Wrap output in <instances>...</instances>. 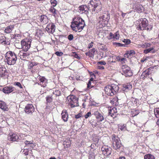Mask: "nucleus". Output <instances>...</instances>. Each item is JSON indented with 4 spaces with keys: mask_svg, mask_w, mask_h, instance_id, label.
I'll return each instance as SVG.
<instances>
[{
    "mask_svg": "<svg viewBox=\"0 0 159 159\" xmlns=\"http://www.w3.org/2000/svg\"><path fill=\"white\" fill-rule=\"evenodd\" d=\"M7 73L6 68L2 66H0V77L5 76Z\"/></svg>",
    "mask_w": 159,
    "mask_h": 159,
    "instance_id": "21",
    "label": "nucleus"
},
{
    "mask_svg": "<svg viewBox=\"0 0 159 159\" xmlns=\"http://www.w3.org/2000/svg\"><path fill=\"white\" fill-rule=\"evenodd\" d=\"M68 39L70 41L72 40L73 39V35L72 34L69 35L68 36Z\"/></svg>",
    "mask_w": 159,
    "mask_h": 159,
    "instance_id": "48",
    "label": "nucleus"
},
{
    "mask_svg": "<svg viewBox=\"0 0 159 159\" xmlns=\"http://www.w3.org/2000/svg\"><path fill=\"white\" fill-rule=\"evenodd\" d=\"M23 154L25 155H27L28 154V150L27 149H25L23 152Z\"/></svg>",
    "mask_w": 159,
    "mask_h": 159,
    "instance_id": "49",
    "label": "nucleus"
},
{
    "mask_svg": "<svg viewBox=\"0 0 159 159\" xmlns=\"http://www.w3.org/2000/svg\"><path fill=\"white\" fill-rule=\"evenodd\" d=\"M7 138L8 140L13 142L17 141L19 139V137L16 134L13 133L8 135Z\"/></svg>",
    "mask_w": 159,
    "mask_h": 159,
    "instance_id": "16",
    "label": "nucleus"
},
{
    "mask_svg": "<svg viewBox=\"0 0 159 159\" xmlns=\"http://www.w3.org/2000/svg\"><path fill=\"white\" fill-rule=\"evenodd\" d=\"M122 69L124 75L125 76H130L133 75L132 72L130 68L127 66H123L122 67Z\"/></svg>",
    "mask_w": 159,
    "mask_h": 159,
    "instance_id": "10",
    "label": "nucleus"
},
{
    "mask_svg": "<svg viewBox=\"0 0 159 159\" xmlns=\"http://www.w3.org/2000/svg\"><path fill=\"white\" fill-rule=\"evenodd\" d=\"M135 54V52L133 50H130L127 51V52L125 54L124 56L125 57H127L128 58H130L132 57Z\"/></svg>",
    "mask_w": 159,
    "mask_h": 159,
    "instance_id": "24",
    "label": "nucleus"
},
{
    "mask_svg": "<svg viewBox=\"0 0 159 159\" xmlns=\"http://www.w3.org/2000/svg\"><path fill=\"white\" fill-rule=\"evenodd\" d=\"M84 25V20L80 17H77L73 19L71 27L73 30L75 32H80L83 29Z\"/></svg>",
    "mask_w": 159,
    "mask_h": 159,
    "instance_id": "1",
    "label": "nucleus"
},
{
    "mask_svg": "<svg viewBox=\"0 0 159 159\" xmlns=\"http://www.w3.org/2000/svg\"><path fill=\"white\" fill-rule=\"evenodd\" d=\"M93 43L91 42V43H90L88 46V47L89 48H91L93 46Z\"/></svg>",
    "mask_w": 159,
    "mask_h": 159,
    "instance_id": "59",
    "label": "nucleus"
},
{
    "mask_svg": "<svg viewBox=\"0 0 159 159\" xmlns=\"http://www.w3.org/2000/svg\"><path fill=\"white\" fill-rule=\"evenodd\" d=\"M119 61H120L122 63H123V62L125 63V61H126V60L125 58H123L121 59H119Z\"/></svg>",
    "mask_w": 159,
    "mask_h": 159,
    "instance_id": "52",
    "label": "nucleus"
},
{
    "mask_svg": "<svg viewBox=\"0 0 159 159\" xmlns=\"http://www.w3.org/2000/svg\"><path fill=\"white\" fill-rule=\"evenodd\" d=\"M14 28L13 25H10L7 27L5 30V32L6 33H9L11 32Z\"/></svg>",
    "mask_w": 159,
    "mask_h": 159,
    "instance_id": "28",
    "label": "nucleus"
},
{
    "mask_svg": "<svg viewBox=\"0 0 159 159\" xmlns=\"http://www.w3.org/2000/svg\"><path fill=\"white\" fill-rule=\"evenodd\" d=\"M98 48L103 51H106L107 50V46L103 44L100 43L98 45Z\"/></svg>",
    "mask_w": 159,
    "mask_h": 159,
    "instance_id": "31",
    "label": "nucleus"
},
{
    "mask_svg": "<svg viewBox=\"0 0 159 159\" xmlns=\"http://www.w3.org/2000/svg\"><path fill=\"white\" fill-rule=\"evenodd\" d=\"M126 14V13L122 12V13L121 14V16H122V17L123 18H124Z\"/></svg>",
    "mask_w": 159,
    "mask_h": 159,
    "instance_id": "64",
    "label": "nucleus"
},
{
    "mask_svg": "<svg viewBox=\"0 0 159 159\" xmlns=\"http://www.w3.org/2000/svg\"><path fill=\"white\" fill-rule=\"evenodd\" d=\"M114 45L118 47H125V45L123 44L115 42L113 43Z\"/></svg>",
    "mask_w": 159,
    "mask_h": 159,
    "instance_id": "40",
    "label": "nucleus"
},
{
    "mask_svg": "<svg viewBox=\"0 0 159 159\" xmlns=\"http://www.w3.org/2000/svg\"><path fill=\"white\" fill-rule=\"evenodd\" d=\"M81 116V113H79L77 115H76L75 116V118L76 119H78L79 118H80V117Z\"/></svg>",
    "mask_w": 159,
    "mask_h": 159,
    "instance_id": "55",
    "label": "nucleus"
},
{
    "mask_svg": "<svg viewBox=\"0 0 159 159\" xmlns=\"http://www.w3.org/2000/svg\"><path fill=\"white\" fill-rule=\"evenodd\" d=\"M135 10L138 13H140L143 10V7L140 4H137L135 7Z\"/></svg>",
    "mask_w": 159,
    "mask_h": 159,
    "instance_id": "27",
    "label": "nucleus"
},
{
    "mask_svg": "<svg viewBox=\"0 0 159 159\" xmlns=\"http://www.w3.org/2000/svg\"><path fill=\"white\" fill-rule=\"evenodd\" d=\"M118 129H120L121 131H125L126 130L127 128L125 125H122L119 126Z\"/></svg>",
    "mask_w": 159,
    "mask_h": 159,
    "instance_id": "38",
    "label": "nucleus"
},
{
    "mask_svg": "<svg viewBox=\"0 0 159 159\" xmlns=\"http://www.w3.org/2000/svg\"><path fill=\"white\" fill-rule=\"evenodd\" d=\"M110 18L109 14H105L98 18V25H99V28H102L104 27L108 23Z\"/></svg>",
    "mask_w": 159,
    "mask_h": 159,
    "instance_id": "4",
    "label": "nucleus"
},
{
    "mask_svg": "<svg viewBox=\"0 0 159 159\" xmlns=\"http://www.w3.org/2000/svg\"><path fill=\"white\" fill-rule=\"evenodd\" d=\"M24 110L26 113L29 115H32L34 111V108L31 104H28L25 106Z\"/></svg>",
    "mask_w": 159,
    "mask_h": 159,
    "instance_id": "11",
    "label": "nucleus"
},
{
    "mask_svg": "<svg viewBox=\"0 0 159 159\" xmlns=\"http://www.w3.org/2000/svg\"><path fill=\"white\" fill-rule=\"evenodd\" d=\"M91 115V112H88L84 116V117L86 119H87Z\"/></svg>",
    "mask_w": 159,
    "mask_h": 159,
    "instance_id": "51",
    "label": "nucleus"
},
{
    "mask_svg": "<svg viewBox=\"0 0 159 159\" xmlns=\"http://www.w3.org/2000/svg\"><path fill=\"white\" fill-rule=\"evenodd\" d=\"M114 34H113L112 33H110L108 36V39L109 40L112 39H114Z\"/></svg>",
    "mask_w": 159,
    "mask_h": 159,
    "instance_id": "44",
    "label": "nucleus"
},
{
    "mask_svg": "<svg viewBox=\"0 0 159 159\" xmlns=\"http://www.w3.org/2000/svg\"><path fill=\"white\" fill-rule=\"evenodd\" d=\"M55 54L57 56H60L63 55V53L61 52H56Z\"/></svg>",
    "mask_w": 159,
    "mask_h": 159,
    "instance_id": "46",
    "label": "nucleus"
},
{
    "mask_svg": "<svg viewBox=\"0 0 159 159\" xmlns=\"http://www.w3.org/2000/svg\"><path fill=\"white\" fill-rule=\"evenodd\" d=\"M49 11L52 12L54 16L57 15L58 12V11L55 9L54 7H51L49 9Z\"/></svg>",
    "mask_w": 159,
    "mask_h": 159,
    "instance_id": "30",
    "label": "nucleus"
},
{
    "mask_svg": "<svg viewBox=\"0 0 159 159\" xmlns=\"http://www.w3.org/2000/svg\"><path fill=\"white\" fill-rule=\"evenodd\" d=\"M149 70H146L141 75V77H142V78L143 79L144 77H147L149 75Z\"/></svg>",
    "mask_w": 159,
    "mask_h": 159,
    "instance_id": "32",
    "label": "nucleus"
},
{
    "mask_svg": "<svg viewBox=\"0 0 159 159\" xmlns=\"http://www.w3.org/2000/svg\"><path fill=\"white\" fill-rule=\"evenodd\" d=\"M54 98L52 96H47L46 98V101L48 103H50L52 102V99Z\"/></svg>",
    "mask_w": 159,
    "mask_h": 159,
    "instance_id": "34",
    "label": "nucleus"
},
{
    "mask_svg": "<svg viewBox=\"0 0 159 159\" xmlns=\"http://www.w3.org/2000/svg\"><path fill=\"white\" fill-rule=\"evenodd\" d=\"M15 89L14 87L12 86H6L3 89V92L5 93H9L13 92Z\"/></svg>",
    "mask_w": 159,
    "mask_h": 159,
    "instance_id": "20",
    "label": "nucleus"
},
{
    "mask_svg": "<svg viewBox=\"0 0 159 159\" xmlns=\"http://www.w3.org/2000/svg\"><path fill=\"white\" fill-rule=\"evenodd\" d=\"M0 108L5 111H7L8 109L5 102L1 101H0Z\"/></svg>",
    "mask_w": 159,
    "mask_h": 159,
    "instance_id": "26",
    "label": "nucleus"
},
{
    "mask_svg": "<svg viewBox=\"0 0 159 159\" xmlns=\"http://www.w3.org/2000/svg\"><path fill=\"white\" fill-rule=\"evenodd\" d=\"M145 48H147L151 46V44L148 43H145Z\"/></svg>",
    "mask_w": 159,
    "mask_h": 159,
    "instance_id": "57",
    "label": "nucleus"
},
{
    "mask_svg": "<svg viewBox=\"0 0 159 159\" xmlns=\"http://www.w3.org/2000/svg\"><path fill=\"white\" fill-rule=\"evenodd\" d=\"M39 79L40 82L38 83V84L43 87H46L48 84V80L44 77L41 76L39 77Z\"/></svg>",
    "mask_w": 159,
    "mask_h": 159,
    "instance_id": "15",
    "label": "nucleus"
},
{
    "mask_svg": "<svg viewBox=\"0 0 159 159\" xmlns=\"http://www.w3.org/2000/svg\"><path fill=\"white\" fill-rule=\"evenodd\" d=\"M90 51L91 52H92L93 53H94L95 52V48H93Z\"/></svg>",
    "mask_w": 159,
    "mask_h": 159,
    "instance_id": "62",
    "label": "nucleus"
},
{
    "mask_svg": "<svg viewBox=\"0 0 159 159\" xmlns=\"http://www.w3.org/2000/svg\"><path fill=\"white\" fill-rule=\"evenodd\" d=\"M33 141H26L25 142V145H28L29 144H33Z\"/></svg>",
    "mask_w": 159,
    "mask_h": 159,
    "instance_id": "50",
    "label": "nucleus"
},
{
    "mask_svg": "<svg viewBox=\"0 0 159 159\" xmlns=\"http://www.w3.org/2000/svg\"><path fill=\"white\" fill-rule=\"evenodd\" d=\"M154 48L153 47H151L148 49L145 50H144L143 52L145 54H147L149 52L152 50H153Z\"/></svg>",
    "mask_w": 159,
    "mask_h": 159,
    "instance_id": "39",
    "label": "nucleus"
},
{
    "mask_svg": "<svg viewBox=\"0 0 159 159\" xmlns=\"http://www.w3.org/2000/svg\"><path fill=\"white\" fill-rule=\"evenodd\" d=\"M100 2L99 0H92L89 3V8H92L93 11H99L101 10V7L100 6Z\"/></svg>",
    "mask_w": 159,
    "mask_h": 159,
    "instance_id": "5",
    "label": "nucleus"
},
{
    "mask_svg": "<svg viewBox=\"0 0 159 159\" xmlns=\"http://www.w3.org/2000/svg\"><path fill=\"white\" fill-rule=\"evenodd\" d=\"M147 57H143V58H142L141 60H140V61L142 62V63H143L144 62H145V61H146L147 60Z\"/></svg>",
    "mask_w": 159,
    "mask_h": 159,
    "instance_id": "53",
    "label": "nucleus"
},
{
    "mask_svg": "<svg viewBox=\"0 0 159 159\" xmlns=\"http://www.w3.org/2000/svg\"><path fill=\"white\" fill-rule=\"evenodd\" d=\"M106 64V62L104 61H101L98 62V65H105Z\"/></svg>",
    "mask_w": 159,
    "mask_h": 159,
    "instance_id": "45",
    "label": "nucleus"
},
{
    "mask_svg": "<svg viewBox=\"0 0 159 159\" xmlns=\"http://www.w3.org/2000/svg\"><path fill=\"white\" fill-rule=\"evenodd\" d=\"M154 113L156 117L157 118H159V108L155 109Z\"/></svg>",
    "mask_w": 159,
    "mask_h": 159,
    "instance_id": "36",
    "label": "nucleus"
},
{
    "mask_svg": "<svg viewBox=\"0 0 159 159\" xmlns=\"http://www.w3.org/2000/svg\"><path fill=\"white\" fill-rule=\"evenodd\" d=\"M50 2L52 7L56 6L57 4V1L56 0H51Z\"/></svg>",
    "mask_w": 159,
    "mask_h": 159,
    "instance_id": "43",
    "label": "nucleus"
},
{
    "mask_svg": "<svg viewBox=\"0 0 159 159\" xmlns=\"http://www.w3.org/2000/svg\"><path fill=\"white\" fill-rule=\"evenodd\" d=\"M98 69H104V68L103 66H98Z\"/></svg>",
    "mask_w": 159,
    "mask_h": 159,
    "instance_id": "61",
    "label": "nucleus"
},
{
    "mask_svg": "<svg viewBox=\"0 0 159 159\" xmlns=\"http://www.w3.org/2000/svg\"><path fill=\"white\" fill-rule=\"evenodd\" d=\"M78 9V11L80 13H84L86 14L88 13V10H89V8L85 5L80 6L79 7Z\"/></svg>",
    "mask_w": 159,
    "mask_h": 159,
    "instance_id": "13",
    "label": "nucleus"
},
{
    "mask_svg": "<svg viewBox=\"0 0 159 159\" xmlns=\"http://www.w3.org/2000/svg\"><path fill=\"white\" fill-rule=\"evenodd\" d=\"M117 98H115L111 100V102L113 104L116 103V102L118 101V99Z\"/></svg>",
    "mask_w": 159,
    "mask_h": 159,
    "instance_id": "42",
    "label": "nucleus"
},
{
    "mask_svg": "<svg viewBox=\"0 0 159 159\" xmlns=\"http://www.w3.org/2000/svg\"><path fill=\"white\" fill-rule=\"evenodd\" d=\"M119 87L115 84L106 86L104 88L106 93L108 96H112L116 94L118 92Z\"/></svg>",
    "mask_w": 159,
    "mask_h": 159,
    "instance_id": "2",
    "label": "nucleus"
},
{
    "mask_svg": "<svg viewBox=\"0 0 159 159\" xmlns=\"http://www.w3.org/2000/svg\"><path fill=\"white\" fill-rule=\"evenodd\" d=\"M19 54L20 59L23 60H26L28 57L30 55L28 52L24 50L20 51Z\"/></svg>",
    "mask_w": 159,
    "mask_h": 159,
    "instance_id": "17",
    "label": "nucleus"
},
{
    "mask_svg": "<svg viewBox=\"0 0 159 159\" xmlns=\"http://www.w3.org/2000/svg\"><path fill=\"white\" fill-rule=\"evenodd\" d=\"M67 99L71 107L73 108L79 106L78 99L75 96L70 95L67 97Z\"/></svg>",
    "mask_w": 159,
    "mask_h": 159,
    "instance_id": "6",
    "label": "nucleus"
},
{
    "mask_svg": "<svg viewBox=\"0 0 159 159\" xmlns=\"http://www.w3.org/2000/svg\"><path fill=\"white\" fill-rule=\"evenodd\" d=\"M117 114V109L115 107H113L112 109L109 110L108 112V115H110L113 118L115 117Z\"/></svg>",
    "mask_w": 159,
    "mask_h": 159,
    "instance_id": "18",
    "label": "nucleus"
},
{
    "mask_svg": "<svg viewBox=\"0 0 159 159\" xmlns=\"http://www.w3.org/2000/svg\"><path fill=\"white\" fill-rule=\"evenodd\" d=\"M112 144L113 148L115 150L119 149L121 145V143L120 138L113 134L112 136Z\"/></svg>",
    "mask_w": 159,
    "mask_h": 159,
    "instance_id": "7",
    "label": "nucleus"
},
{
    "mask_svg": "<svg viewBox=\"0 0 159 159\" xmlns=\"http://www.w3.org/2000/svg\"><path fill=\"white\" fill-rule=\"evenodd\" d=\"M144 159H155V158L152 155L148 154L145 155Z\"/></svg>",
    "mask_w": 159,
    "mask_h": 159,
    "instance_id": "33",
    "label": "nucleus"
},
{
    "mask_svg": "<svg viewBox=\"0 0 159 159\" xmlns=\"http://www.w3.org/2000/svg\"><path fill=\"white\" fill-rule=\"evenodd\" d=\"M35 65V63L33 62L30 63L29 65V67H30V68L34 66Z\"/></svg>",
    "mask_w": 159,
    "mask_h": 159,
    "instance_id": "56",
    "label": "nucleus"
},
{
    "mask_svg": "<svg viewBox=\"0 0 159 159\" xmlns=\"http://www.w3.org/2000/svg\"><path fill=\"white\" fill-rule=\"evenodd\" d=\"M91 82H90V81H89V82H88V83L87 84L88 88H90L91 87Z\"/></svg>",
    "mask_w": 159,
    "mask_h": 159,
    "instance_id": "58",
    "label": "nucleus"
},
{
    "mask_svg": "<svg viewBox=\"0 0 159 159\" xmlns=\"http://www.w3.org/2000/svg\"><path fill=\"white\" fill-rule=\"evenodd\" d=\"M62 119L65 122L67 121L68 118V114L67 113L66 111L63 110L61 113Z\"/></svg>",
    "mask_w": 159,
    "mask_h": 159,
    "instance_id": "22",
    "label": "nucleus"
},
{
    "mask_svg": "<svg viewBox=\"0 0 159 159\" xmlns=\"http://www.w3.org/2000/svg\"><path fill=\"white\" fill-rule=\"evenodd\" d=\"M15 84L16 85L18 86V87H19L20 88H22V87L21 84L19 82H16L15 83Z\"/></svg>",
    "mask_w": 159,
    "mask_h": 159,
    "instance_id": "47",
    "label": "nucleus"
},
{
    "mask_svg": "<svg viewBox=\"0 0 159 159\" xmlns=\"http://www.w3.org/2000/svg\"><path fill=\"white\" fill-rule=\"evenodd\" d=\"M40 21L43 24H45L48 22V19L47 17L44 15H41L40 19Z\"/></svg>",
    "mask_w": 159,
    "mask_h": 159,
    "instance_id": "23",
    "label": "nucleus"
},
{
    "mask_svg": "<svg viewBox=\"0 0 159 159\" xmlns=\"http://www.w3.org/2000/svg\"><path fill=\"white\" fill-rule=\"evenodd\" d=\"M46 30L48 33H53L55 31V25L53 23H50L47 25L46 28Z\"/></svg>",
    "mask_w": 159,
    "mask_h": 159,
    "instance_id": "12",
    "label": "nucleus"
},
{
    "mask_svg": "<svg viewBox=\"0 0 159 159\" xmlns=\"http://www.w3.org/2000/svg\"><path fill=\"white\" fill-rule=\"evenodd\" d=\"M94 113L98 121H102L104 120V117L102 113L99 112L98 111H95Z\"/></svg>",
    "mask_w": 159,
    "mask_h": 159,
    "instance_id": "19",
    "label": "nucleus"
},
{
    "mask_svg": "<svg viewBox=\"0 0 159 159\" xmlns=\"http://www.w3.org/2000/svg\"><path fill=\"white\" fill-rule=\"evenodd\" d=\"M138 47L139 48H145V43L144 44L139 45Z\"/></svg>",
    "mask_w": 159,
    "mask_h": 159,
    "instance_id": "54",
    "label": "nucleus"
},
{
    "mask_svg": "<svg viewBox=\"0 0 159 159\" xmlns=\"http://www.w3.org/2000/svg\"><path fill=\"white\" fill-rule=\"evenodd\" d=\"M5 57L7 64L10 65L15 64L17 59L16 54L11 51L7 52Z\"/></svg>",
    "mask_w": 159,
    "mask_h": 159,
    "instance_id": "3",
    "label": "nucleus"
},
{
    "mask_svg": "<svg viewBox=\"0 0 159 159\" xmlns=\"http://www.w3.org/2000/svg\"><path fill=\"white\" fill-rule=\"evenodd\" d=\"M70 142H65L63 144L64 148H68L70 147Z\"/></svg>",
    "mask_w": 159,
    "mask_h": 159,
    "instance_id": "37",
    "label": "nucleus"
},
{
    "mask_svg": "<svg viewBox=\"0 0 159 159\" xmlns=\"http://www.w3.org/2000/svg\"><path fill=\"white\" fill-rule=\"evenodd\" d=\"M101 149L104 155L108 156L111 154V149L108 146H103L101 148Z\"/></svg>",
    "mask_w": 159,
    "mask_h": 159,
    "instance_id": "14",
    "label": "nucleus"
},
{
    "mask_svg": "<svg viewBox=\"0 0 159 159\" xmlns=\"http://www.w3.org/2000/svg\"><path fill=\"white\" fill-rule=\"evenodd\" d=\"M132 88V86L129 84H124L123 85L122 89L123 91L127 92Z\"/></svg>",
    "mask_w": 159,
    "mask_h": 159,
    "instance_id": "25",
    "label": "nucleus"
},
{
    "mask_svg": "<svg viewBox=\"0 0 159 159\" xmlns=\"http://www.w3.org/2000/svg\"><path fill=\"white\" fill-rule=\"evenodd\" d=\"M114 39L116 40L119 39L120 38V35L119 34L118 31H117L114 34Z\"/></svg>",
    "mask_w": 159,
    "mask_h": 159,
    "instance_id": "35",
    "label": "nucleus"
},
{
    "mask_svg": "<svg viewBox=\"0 0 159 159\" xmlns=\"http://www.w3.org/2000/svg\"><path fill=\"white\" fill-rule=\"evenodd\" d=\"M139 22L140 23L137 27L138 30H143L145 29H149L148 27H147L148 25V21L146 18H141L139 19Z\"/></svg>",
    "mask_w": 159,
    "mask_h": 159,
    "instance_id": "8",
    "label": "nucleus"
},
{
    "mask_svg": "<svg viewBox=\"0 0 159 159\" xmlns=\"http://www.w3.org/2000/svg\"><path fill=\"white\" fill-rule=\"evenodd\" d=\"M122 41L126 44H129L131 42L130 40L129 39H124L123 40H122Z\"/></svg>",
    "mask_w": 159,
    "mask_h": 159,
    "instance_id": "41",
    "label": "nucleus"
},
{
    "mask_svg": "<svg viewBox=\"0 0 159 159\" xmlns=\"http://www.w3.org/2000/svg\"><path fill=\"white\" fill-rule=\"evenodd\" d=\"M53 92L52 95H55L56 96H59L61 95V92L59 90H56L54 88L52 89Z\"/></svg>",
    "mask_w": 159,
    "mask_h": 159,
    "instance_id": "29",
    "label": "nucleus"
},
{
    "mask_svg": "<svg viewBox=\"0 0 159 159\" xmlns=\"http://www.w3.org/2000/svg\"><path fill=\"white\" fill-rule=\"evenodd\" d=\"M74 57L76 58H78V59H80V57H79V56L77 54H75V55Z\"/></svg>",
    "mask_w": 159,
    "mask_h": 159,
    "instance_id": "63",
    "label": "nucleus"
},
{
    "mask_svg": "<svg viewBox=\"0 0 159 159\" xmlns=\"http://www.w3.org/2000/svg\"><path fill=\"white\" fill-rule=\"evenodd\" d=\"M96 146V144L95 143H92L91 144V145L90 146V147L92 148H93L95 146Z\"/></svg>",
    "mask_w": 159,
    "mask_h": 159,
    "instance_id": "60",
    "label": "nucleus"
},
{
    "mask_svg": "<svg viewBox=\"0 0 159 159\" xmlns=\"http://www.w3.org/2000/svg\"><path fill=\"white\" fill-rule=\"evenodd\" d=\"M30 39H23L21 42L22 48L25 51H27L30 47Z\"/></svg>",
    "mask_w": 159,
    "mask_h": 159,
    "instance_id": "9",
    "label": "nucleus"
}]
</instances>
